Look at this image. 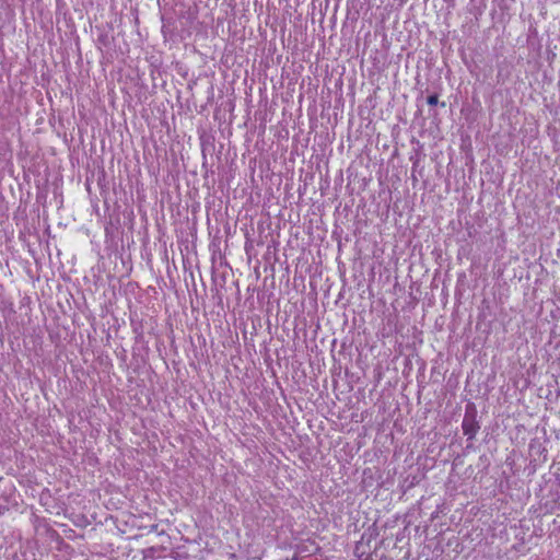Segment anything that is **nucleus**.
<instances>
[{"instance_id": "1", "label": "nucleus", "mask_w": 560, "mask_h": 560, "mask_svg": "<svg viewBox=\"0 0 560 560\" xmlns=\"http://www.w3.org/2000/svg\"><path fill=\"white\" fill-rule=\"evenodd\" d=\"M462 428L464 434L467 435L468 439H474L478 431V425L474 418L465 417L462 423Z\"/></svg>"}, {"instance_id": "2", "label": "nucleus", "mask_w": 560, "mask_h": 560, "mask_svg": "<svg viewBox=\"0 0 560 560\" xmlns=\"http://www.w3.org/2000/svg\"><path fill=\"white\" fill-rule=\"evenodd\" d=\"M439 102V97L436 94H433V95H429L428 98H427V103L430 105V106H434L436 105Z\"/></svg>"}, {"instance_id": "3", "label": "nucleus", "mask_w": 560, "mask_h": 560, "mask_svg": "<svg viewBox=\"0 0 560 560\" xmlns=\"http://www.w3.org/2000/svg\"><path fill=\"white\" fill-rule=\"evenodd\" d=\"M285 560H299V559L296 557H293V558L285 559Z\"/></svg>"}]
</instances>
